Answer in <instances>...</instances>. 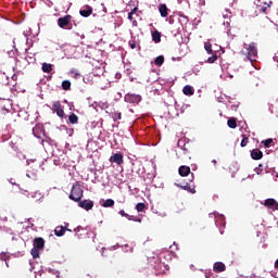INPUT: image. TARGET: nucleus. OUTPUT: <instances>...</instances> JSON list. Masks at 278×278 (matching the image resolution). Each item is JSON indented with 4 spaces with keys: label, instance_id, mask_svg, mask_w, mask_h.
Masks as SVG:
<instances>
[{
    "label": "nucleus",
    "instance_id": "1a4fd4ad",
    "mask_svg": "<svg viewBox=\"0 0 278 278\" xmlns=\"http://www.w3.org/2000/svg\"><path fill=\"white\" fill-rule=\"evenodd\" d=\"M270 8H273V1H269V3L261 2V4H257V11L263 14H268V12H270Z\"/></svg>",
    "mask_w": 278,
    "mask_h": 278
},
{
    "label": "nucleus",
    "instance_id": "72a5a7b5",
    "mask_svg": "<svg viewBox=\"0 0 278 278\" xmlns=\"http://www.w3.org/2000/svg\"><path fill=\"white\" fill-rule=\"evenodd\" d=\"M242 136H243V139L241 140L240 146L242 148H244V147H247V144H249V137H244V135H242Z\"/></svg>",
    "mask_w": 278,
    "mask_h": 278
},
{
    "label": "nucleus",
    "instance_id": "412c9836",
    "mask_svg": "<svg viewBox=\"0 0 278 278\" xmlns=\"http://www.w3.org/2000/svg\"><path fill=\"white\" fill-rule=\"evenodd\" d=\"M68 121H70L71 125H77L79 123V116H77L75 113H72L68 116Z\"/></svg>",
    "mask_w": 278,
    "mask_h": 278
},
{
    "label": "nucleus",
    "instance_id": "58836bf2",
    "mask_svg": "<svg viewBox=\"0 0 278 278\" xmlns=\"http://www.w3.org/2000/svg\"><path fill=\"white\" fill-rule=\"evenodd\" d=\"M129 47H130V49H136V43L134 41H130Z\"/></svg>",
    "mask_w": 278,
    "mask_h": 278
},
{
    "label": "nucleus",
    "instance_id": "79ce46f5",
    "mask_svg": "<svg viewBox=\"0 0 278 278\" xmlns=\"http://www.w3.org/2000/svg\"><path fill=\"white\" fill-rule=\"evenodd\" d=\"M205 277H206V278H210V275H208V274H205Z\"/></svg>",
    "mask_w": 278,
    "mask_h": 278
},
{
    "label": "nucleus",
    "instance_id": "2eb2a0df",
    "mask_svg": "<svg viewBox=\"0 0 278 278\" xmlns=\"http://www.w3.org/2000/svg\"><path fill=\"white\" fill-rule=\"evenodd\" d=\"M80 16H84V18H88L90 14H92V7L90 5H85L80 11H79Z\"/></svg>",
    "mask_w": 278,
    "mask_h": 278
},
{
    "label": "nucleus",
    "instance_id": "5701e85b",
    "mask_svg": "<svg viewBox=\"0 0 278 278\" xmlns=\"http://www.w3.org/2000/svg\"><path fill=\"white\" fill-rule=\"evenodd\" d=\"M41 71L43 73H51V71H53V65L49 64V63H43Z\"/></svg>",
    "mask_w": 278,
    "mask_h": 278
},
{
    "label": "nucleus",
    "instance_id": "0eeeda50",
    "mask_svg": "<svg viewBox=\"0 0 278 278\" xmlns=\"http://www.w3.org/2000/svg\"><path fill=\"white\" fill-rule=\"evenodd\" d=\"M66 231H73L68 229V223H65L64 226H56L54 229V236H56L58 238H62V236H64Z\"/></svg>",
    "mask_w": 278,
    "mask_h": 278
},
{
    "label": "nucleus",
    "instance_id": "4468645a",
    "mask_svg": "<svg viewBox=\"0 0 278 278\" xmlns=\"http://www.w3.org/2000/svg\"><path fill=\"white\" fill-rule=\"evenodd\" d=\"M214 273H225L227 270V266L224 265L223 262H216L213 265Z\"/></svg>",
    "mask_w": 278,
    "mask_h": 278
},
{
    "label": "nucleus",
    "instance_id": "a211bd4d",
    "mask_svg": "<svg viewBox=\"0 0 278 278\" xmlns=\"http://www.w3.org/2000/svg\"><path fill=\"white\" fill-rule=\"evenodd\" d=\"M159 12L162 18H166L168 16V7L166 4H159Z\"/></svg>",
    "mask_w": 278,
    "mask_h": 278
},
{
    "label": "nucleus",
    "instance_id": "9d476101",
    "mask_svg": "<svg viewBox=\"0 0 278 278\" xmlns=\"http://www.w3.org/2000/svg\"><path fill=\"white\" fill-rule=\"evenodd\" d=\"M79 207L83 210H86L87 212H90L94 207V202L91 200H84L78 202Z\"/></svg>",
    "mask_w": 278,
    "mask_h": 278
},
{
    "label": "nucleus",
    "instance_id": "6e6552de",
    "mask_svg": "<svg viewBox=\"0 0 278 278\" xmlns=\"http://www.w3.org/2000/svg\"><path fill=\"white\" fill-rule=\"evenodd\" d=\"M175 186L177 188H181V190H186L187 192H190L191 194H197V187L194 185L186 184V185H180L175 182Z\"/></svg>",
    "mask_w": 278,
    "mask_h": 278
},
{
    "label": "nucleus",
    "instance_id": "4c0bfd02",
    "mask_svg": "<svg viewBox=\"0 0 278 278\" xmlns=\"http://www.w3.org/2000/svg\"><path fill=\"white\" fill-rule=\"evenodd\" d=\"M138 12V7H135L131 11L130 14H136Z\"/></svg>",
    "mask_w": 278,
    "mask_h": 278
},
{
    "label": "nucleus",
    "instance_id": "9b49d317",
    "mask_svg": "<svg viewBox=\"0 0 278 278\" xmlns=\"http://www.w3.org/2000/svg\"><path fill=\"white\" fill-rule=\"evenodd\" d=\"M33 247L39 249L40 251L45 250V239L41 237L35 238L33 241Z\"/></svg>",
    "mask_w": 278,
    "mask_h": 278
},
{
    "label": "nucleus",
    "instance_id": "4be33fe9",
    "mask_svg": "<svg viewBox=\"0 0 278 278\" xmlns=\"http://www.w3.org/2000/svg\"><path fill=\"white\" fill-rule=\"evenodd\" d=\"M227 125L228 127H230V129H236V127H238V122L236 121V117H230L227 121Z\"/></svg>",
    "mask_w": 278,
    "mask_h": 278
},
{
    "label": "nucleus",
    "instance_id": "aec40b11",
    "mask_svg": "<svg viewBox=\"0 0 278 278\" xmlns=\"http://www.w3.org/2000/svg\"><path fill=\"white\" fill-rule=\"evenodd\" d=\"M152 40L153 42H162V33L161 31H157V30H154L152 33Z\"/></svg>",
    "mask_w": 278,
    "mask_h": 278
},
{
    "label": "nucleus",
    "instance_id": "c9c22d12",
    "mask_svg": "<svg viewBox=\"0 0 278 278\" xmlns=\"http://www.w3.org/2000/svg\"><path fill=\"white\" fill-rule=\"evenodd\" d=\"M130 220H134L135 223H142V219L131 215V219Z\"/></svg>",
    "mask_w": 278,
    "mask_h": 278
},
{
    "label": "nucleus",
    "instance_id": "f8f14e48",
    "mask_svg": "<svg viewBox=\"0 0 278 278\" xmlns=\"http://www.w3.org/2000/svg\"><path fill=\"white\" fill-rule=\"evenodd\" d=\"M33 134L35 138H42V135L45 134V128H42V125L38 124L33 128Z\"/></svg>",
    "mask_w": 278,
    "mask_h": 278
},
{
    "label": "nucleus",
    "instance_id": "7c9ffc66",
    "mask_svg": "<svg viewBox=\"0 0 278 278\" xmlns=\"http://www.w3.org/2000/svg\"><path fill=\"white\" fill-rule=\"evenodd\" d=\"M216 60H218V55H216V54H213L212 56H210L208 59H207V63L208 64H214V62H216Z\"/></svg>",
    "mask_w": 278,
    "mask_h": 278
},
{
    "label": "nucleus",
    "instance_id": "a878e982",
    "mask_svg": "<svg viewBox=\"0 0 278 278\" xmlns=\"http://www.w3.org/2000/svg\"><path fill=\"white\" fill-rule=\"evenodd\" d=\"M30 253H31L34 260L40 257V249H38V248H33Z\"/></svg>",
    "mask_w": 278,
    "mask_h": 278
},
{
    "label": "nucleus",
    "instance_id": "393cba45",
    "mask_svg": "<svg viewBox=\"0 0 278 278\" xmlns=\"http://www.w3.org/2000/svg\"><path fill=\"white\" fill-rule=\"evenodd\" d=\"M204 49L208 53V55H214V50H212V43L211 42H205L204 43Z\"/></svg>",
    "mask_w": 278,
    "mask_h": 278
},
{
    "label": "nucleus",
    "instance_id": "f03ea898",
    "mask_svg": "<svg viewBox=\"0 0 278 278\" xmlns=\"http://www.w3.org/2000/svg\"><path fill=\"white\" fill-rule=\"evenodd\" d=\"M83 197H84V189H81V185H79V182H76L72 187L70 199L71 201H75V203H79Z\"/></svg>",
    "mask_w": 278,
    "mask_h": 278
},
{
    "label": "nucleus",
    "instance_id": "e433bc0d",
    "mask_svg": "<svg viewBox=\"0 0 278 278\" xmlns=\"http://www.w3.org/2000/svg\"><path fill=\"white\" fill-rule=\"evenodd\" d=\"M198 4L203 8V5H205V0H199Z\"/></svg>",
    "mask_w": 278,
    "mask_h": 278
},
{
    "label": "nucleus",
    "instance_id": "f257e3e1",
    "mask_svg": "<svg viewBox=\"0 0 278 278\" xmlns=\"http://www.w3.org/2000/svg\"><path fill=\"white\" fill-rule=\"evenodd\" d=\"M241 55L243 56L244 62L253 64V62L257 60V45H255V42L250 45L244 43V47L241 50Z\"/></svg>",
    "mask_w": 278,
    "mask_h": 278
},
{
    "label": "nucleus",
    "instance_id": "423d86ee",
    "mask_svg": "<svg viewBox=\"0 0 278 278\" xmlns=\"http://www.w3.org/2000/svg\"><path fill=\"white\" fill-rule=\"evenodd\" d=\"M52 112H54L59 118H64V106H62L59 101L53 103Z\"/></svg>",
    "mask_w": 278,
    "mask_h": 278
},
{
    "label": "nucleus",
    "instance_id": "c85d7f7f",
    "mask_svg": "<svg viewBox=\"0 0 278 278\" xmlns=\"http://www.w3.org/2000/svg\"><path fill=\"white\" fill-rule=\"evenodd\" d=\"M112 118H113V121H121V118H123V115H122V113H118V112H113L112 113Z\"/></svg>",
    "mask_w": 278,
    "mask_h": 278
},
{
    "label": "nucleus",
    "instance_id": "7ed1b4c3",
    "mask_svg": "<svg viewBox=\"0 0 278 278\" xmlns=\"http://www.w3.org/2000/svg\"><path fill=\"white\" fill-rule=\"evenodd\" d=\"M73 16L72 15H65L63 17H59L58 25L61 27V29H72L73 24H71Z\"/></svg>",
    "mask_w": 278,
    "mask_h": 278
},
{
    "label": "nucleus",
    "instance_id": "ea45409f",
    "mask_svg": "<svg viewBox=\"0 0 278 278\" xmlns=\"http://www.w3.org/2000/svg\"><path fill=\"white\" fill-rule=\"evenodd\" d=\"M128 21H134V14L132 13H128Z\"/></svg>",
    "mask_w": 278,
    "mask_h": 278
},
{
    "label": "nucleus",
    "instance_id": "dca6fc26",
    "mask_svg": "<svg viewBox=\"0 0 278 278\" xmlns=\"http://www.w3.org/2000/svg\"><path fill=\"white\" fill-rule=\"evenodd\" d=\"M251 157L252 160H262L264 157V152H262L260 149H253L251 151Z\"/></svg>",
    "mask_w": 278,
    "mask_h": 278
},
{
    "label": "nucleus",
    "instance_id": "f704fd0d",
    "mask_svg": "<svg viewBox=\"0 0 278 278\" xmlns=\"http://www.w3.org/2000/svg\"><path fill=\"white\" fill-rule=\"evenodd\" d=\"M263 144L266 148L270 147V144H273V139H267V140L263 141Z\"/></svg>",
    "mask_w": 278,
    "mask_h": 278
},
{
    "label": "nucleus",
    "instance_id": "b1692460",
    "mask_svg": "<svg viewBox=\"0 0 278 278\" xmlns=\"http://www.w3.org/2000/svg\"><path fill=\"white\" fill-rule=\"evenodd\" d=\"M114 200L113 199H108V200H105L102 204H101V206L102 207H114Z\"/></svg>",
    "mask_w": 278,
    "mask_h": 278
},
{
    "label": "nucleus",
    "instance_id": "f3484780",
    "mask_svg": "<svg viewBox=\"0 0 278 278\" xmlns=\"http://www.w3.org/2000/svg\"><path fill=\"white\" fill-rule=\"evenodd\" d=\"M180 177H188L190 175V166L182 165L178 168Z\"/></svg>",
    "mask_w": 278,
    "mask_h": 278
},
{
    "label": "nucleus",
    "instance_id": "a19ab883",
    "mask_svg": "<svg viewBox=\"0 0 278 278\" xmlns=\"http://www.w3.org/2000/svg\"><path fill=\"white\" fill-rule=\"evenodd\" d=\"M115 77H116V79H121L122 75L121 74H116Z\"/></svg>",
    "mask_w": 278,
    "mask_h": 278
},
{
    "label": "nucleus",
    "instance_id": "20e7f679",
    "mask_svg": "<svg viewBox=\"0 0 278 278\" xmlns=\"http://www.w3.org/2000/svg\"><path fill=\"white\" fill-rule=\"evenodd\" d=\"M109 162H111V164H116L117 166H123V164H125V159L123 156V153L118 152L113 154L109 159Z\"/></svg>",
    "mask_w": 278,
    "mask_h": 278
},
{
    "label": "nucleus",
    "instance_id": "c756f323",
    "mask_svg": "<svg viewBox=\"0 0 278 278\" xmlns=\"http://www.w3.org/2000/svg\"><path fill=\"white\" fill-rule=\"evenodd\" d=\"M62 88H63V90H71V83H70V80H63Z\"/></svg>",
    "mask_w": 278,
    "mask_h": 278
},
{
    "label": "nucleus",
    "instance_id": "37998d69",
    "mask_svg": "<svg viewBox=\"0 0 278 278\" xmlns=\"http://www.w3.org/2000/svg\"><path fill=\"white\" fill-rule=\"evenodd\" d=\"M258 166H260V168H262V164H260Z\"/></svg>",
    "mask_w": 278,
    "mask_h": 278
},
{
    "label": "nucleus",
    "instance_id": "cd10ccee",
    "mask_svg": "<svg viewBox=\"0 0 278 278\" xmlns=\"http://www.w3.org/2000/svg\"><path fill=\"white\" fill-rule=\"evenodd\" d=\"M136 210H137V212H142L143 210H147V204L140 202V203H138V204L136 205Z\"/></svg>",
    "mask_w": 278,
    "mask_h": 278
},
{
    "label": "nucleus",
    "instance_id": "6ab92c4d",
    "mask_svg": "<svg viewBox=\"0 0 278 278\" xmlns=\"http://www.w3.org/2000/svg\"><path fill=\"white\" fill-rule=\"evenodd\" d=\"M184 94H186V97H192V94H194V89L192 88V86L190 85H186L182 89Z\"/></svg>",
    "mask_w": 278,
    "mask_h": 278
},
{
    "label": "nucleus",
    "instance_id": "39448f33",
    "mask_svg": "<svg viewBox=\"0 0 278 278\" xmlns=\"http://www.w3.org/2000/svg\"><path fill=\"white\" fill-rule=\"evenodd\" d=\"M126 103H140L142 101V96L136 93H128L125 96Z\"/></svg>",
    "mask_w": 278,
    "mask_h": 278
},
{
    "label": "nucleus",
    "instance_id": "ddd939ff",
    "mask_svg": "<svg viewBox=\"0 0 278 278\" xmlns=\"http://www.w3.org/2000/svg\"><path fill=\"white\" fill-rule=\"evenodd\" d=\"M265 207H268L269 210H278V203L275 199H267L264 202Z\"/></svg>",
    "mask_w": 278,
    "mask_h": 278
},
{
    "label": "nucleus",
    "instance_id": "2f4dec72",
    "mask_svg": "<svg viewBox=\"0 0 278 278\" xmlns=\"http://www.w3.org/2000/svg\"><path fill=\"white\" fill-rule=\"evenodd\" d=\"M182 151H184V155H186L188 160H192V156H190V150H188L186 144L184 146Z\"/></svg>",
    "mask_w": 278,
    "mask_h": 278
},
{
    "label": "nucleus",
    "instance_id": "473e14b6",
    "mask_svg": "<svg viewBox=\"0 0 278 278\" xmlns=\"http://www.w3.org/2000/svg\"><path fill=\"white\" fill-rule=\"evenodd\" d=\"M119 216H123L124 218H127V220H131V215L125 213L123 210L119 211Z\"/></svg>",
    "mask_w": 278,
    "mask_h": 278
},
{
    "label": "nucleus",
    "instance_id": "bb28decb",
    "mask_svg": "<svg viewBox=\"0 0 278 278\" xmlns=\"http://www.w3.org/2000/svg\"><path fill=\"white\" fill-rule=\"evenodd\" d=\"M154 64H155V66H162V64H164V55H159V56L154 60Z\"/></svg>",
    "mask_w": 278,
    "mask_h": 278
}]
</instances>
